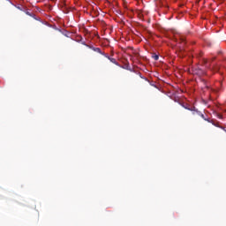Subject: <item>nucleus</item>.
I'll return each mask as SVG.
<instances>
[{
  "label": "nucleus",
  "instance_id": "obj_8",
  "mask_svg": "<svg viewBox=\"0 0 226 226\" xmlns=\"http://www.w3.org/2000/svg\"><path fill=\"white\" fill-rule=\"evenodd\" d=\"M87 47L88 48V49H91L92 50H94V46H92V45H87Z\"/></svg>",
  "mask_w": 226,
  "mask_h": 226
},
{
  "label": "nucleus",
  "instance_id": "obj_9",
  "mask_svg": "<svg viewBox=\"0 0 226 226\" xmlns=\"http://www.w3.org/2000/svg\"><path fill=\"white\" fill-rule=\"evenodd\" d=\"M217 117L218 119H223V116H222V114H217Z\"/></svg>",
  "mask_w": 226,
  "mask_h": 226
},
{
  "label": "nucleus",
  "instance_id": "obj_5",
  "mask_svg": "<svg viewBox=\"0 0 226 226\" xmlns=\"http://www.w3.org/2000/svg\"><path fill=\"white\" fill-rule=\"evenodd\" d=\"M25 13H26V15H28V17H32L35 20H38V19L36 18V15L34 13L29 12V11H26Z\"/></svg>",
  "mask_w": 226,
  "mask_h": 226
},
{
  "label": "nucleus",
  "instance_id": "obj_10",
  "mask_svg": "<svg viewBox=\"0 0 226 226\" xmlns=\"http://www.w3.org/2000/svg\"><path fill=\"white\" fill-rule=\"evenodd\" d=\"M198 73H200V75H204L206 72H204V71H202V70H200V72Z\"/></svg>",
  "mask_w": 226,
  "mask_h": 226
},
{
  "label": "nucleus",
  "instance_id": "obj_7",
  "mask_svg": "<svg viewBox=\"0 0 226 226\" xmlns=\"http://www.w3.org/2000/svg\"><path fill=\"white\" fill-rule=\"evenodd\" d=\"M153 58L154 59V61H158V59H160V56L158 55H154L153 56Z\"/></svg>",
  "mask_w": 226,
  "mask_h": 226
},
{
  "label": "nucleus",
  "instance_id": "obj_4",
  "mask_svg": "<svg viewBox=\"0 0 226 226\" xmlns=\"http://www.w3.org/2000/svg\"><path fill=\"white\" fill-rule=\"evenodd\" d=\"M203 64L208 70H215V65L212 66L211 64H207V59H204Z\"/></svg>",
  "mask_w": 226,
  "mask_h": 226
},
{
  "label": "nucleus",
  "instance_id": "obj_3",
  "mask_svg": "<svg viewBox=\"0 0 226 226\" xmlns=\"http://www.w3.org/2000/svg\"><path fill=\"white\" fill-rule=\"evenodd\" d=\"M104 56H106V58L109 59V61H110V63H113V64L119 66V63H117V60H116V58H112V57L109 56L108 54L104 55Z\"/></svg>",
  "mask_w": 226,
  "mask_h": 226
},
{
  "label": "nucleus",
  "instance_id": "obj_1",
  "mask_svg": "<svg viewBox=\"0 0 226 226\" xmlns=\"http://www.w3.org/2000/svg\"><path fill=\"white\" fill-rule=\"evenodd\" d=\"M179 40H180L181 46H179V49H178V56L179 57H185V55L183 54V52H185V45L186 44V39L185 38V36H180Z\"/></svg>",
  "mask_w": 226,
  "mask_h": 226
},
{
  "label": "nucleus",
  "instance_id": "obj_11",
  "mask_svg": "<svg viewBox=\"0 0 226 226\" xmlns=\"http://www.w3.org/2000/svg\"><path fill=\"white\" fill-rule=\"evenodd\" d=\"M221 130H223V132H226L225 127L221 126Z\"/></svg>",
  "mask_w": 226,
  "mask_h": 226
},
{
  "label": "nucleus",
  "instance_id": "obj_6",
  "mask_svg": "<svg viewBox=\"0 0 226 226\" xmlns=\"http://www.w3.org/2000/svg\"><path fill=\"white\" fill-rule=\"evenodd\" d=\"M94 52H97L98 54H101L102 56H105L106 54L102 52V49L100 48H94Z\"/></svg>",
  "mask_w": 226,
  "mask_h": 226
},
{
  "label": "nucleus",
  "instance_id": "obj_12",
  "mask_svg": "<svg viewBox=\"0 0 226 226\" xmlns=\"http://www.w3.org/2000/svg\"><path fill=\"white\" fill-rule=\"evenodd\" d=\"M82 45H85L86 47H87V44H86V42H82Z\"/></svg>",
  "mask_w": 226,
  "mask_h": 226
},
{
  "label": "nucleus",
  "instance_id": "obj_2",
  "mask_svg": "<svg viewBox=\"0 0 226 226\" xmlns=\"http://www.w3.org/2000/svg\"><path fill=\"white\" fill-rule=\"evenodd\" d=\"M185 107V106H184ZM187 110H191L192 112L193 116H200V117H202V119H205L206 121V117H204V114L200 113V111L199 110H195L193 109H190V108H186L185 107Z\"/></svg>",
  "mask_w": 226,
  "mask_h": 226
}]
</instances>
